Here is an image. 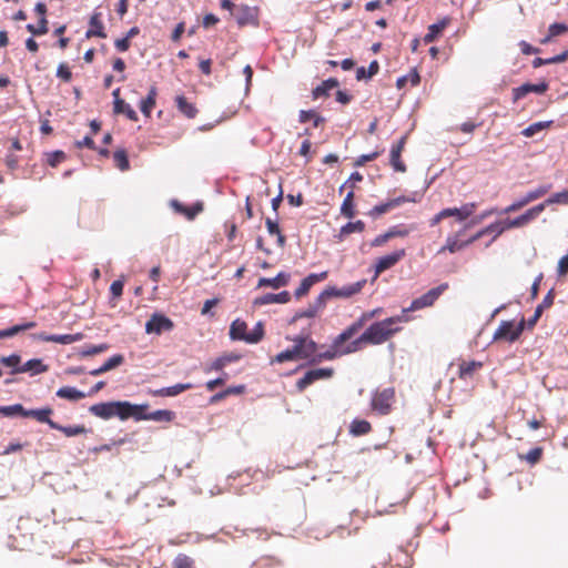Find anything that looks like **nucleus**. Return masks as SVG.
Masks as SVG:
<instances>
[{"label":"nucleus","mask_w":568,"mask_h":568,"mask_svg":"<svg viewBox=\"0 0 568 568\" xmlns=\"http://www.w3.org/2000/svg\"><path fill=\"white\" fill-rule=\"evenodd\" d=\"M101 16L102 14L100 12H94L91 16L90 21H89L90 27L85 33L87 38H93V37H98V38H102V39L106 38Z\"/></svg>","instance_id":"nucleus-25"},{"label":"nucleus","mask_w":568,"mask_h":568,"mask_svg":"<svg viewBox=\"0 0 568 568\" xmlns=\"http://www.w3.org/2000/svg\"><path fill=\"white\" fill-rule=\"evenodd\" d=\"M529 203H531V202L528 201V196L526 194L525 196L514 201L510 205L505 207L503 213L504 214H509V213H513V212H517V211L521 210L523 207H525L526 205H528Z\"/></svg>","instance_id":"nucleus-56"},{"label":"nucleus","mask_w":568,"mask_h":568,"mask_svg":"<svg viewBox=\"0 0 568 568\" xmlns=\"http://www.w3.org/2000/svg\"><path fill=\"white\" fill-rule=\"evenodd\" d=\"M365 284H366V280H362L356 283L343 286L342 288H337L335 286H328L320 294V305L326 304V302L333 297H341V298L352 297L353 295L358 294L363 290Z\"/></svg>","instance_id":"nucleus-7"},{"label":"nucleus","mask_w":568,"mask_h":568,"mask_svg":"<svg viewBox=\"0 0 568 568\" xmlns=\"http://www.w3.org/2000/svg\"><path fill=\"white\" fill-rule=\"evenodd\" d=\"M325 305L326 304L320 305V295H318L316 297L314 304L310 305L306 310H303V311L296 313V315L294 316V320H298V318H303V317L312 318V317L316 316L318 311L323 310L325 307Z\"/></svg>","instance_id":"nucleus-43"},{"label":"nucleus","mask_w":568,"mask_h":568,"mask_svg":"<svg viewBox=\"0 0 568 568\" xmlns=\"http://www.w3.org/2000/svg\"><path fill=\"white\" fill-rule=\"evenodd\" d=\"M48 371V366L39 358H33L12 371L13 374L31 372L33 375Z\"/></svg>","instance_id":"nucleus-27"},{"label":"nucleus","mask_w":568,"mask_h":568,"mask_svg":"<svg viewBox=\"0 0 568 568\" xmlns=\"http://www.w3.org/2000/svg\"><path fill=\"white\" fill-rule=\"evenodd\" d=\"M365 230V223L361 220H357L356 222H348L339 230V240H344L347 235L352 233H362Z\"/></svg>","instance_id":"nucleus-37"},{"label":"nucleus","mask_w":568,"mask_h":568,"mask_svg":"<svg viewBox=\"0 0 568 568\" xmlns=\"http://www.w3.org/2000/svg\"><path fill=\"white\" fill-rule=\"evenodd\" d=\"M57 396L69 400H79L85 397V394L74 387L64 386L58 389Z\"/></svg>","instance_id":"nucleus-39"},{"label":"nucleus","mask_w":568,"mask_h":568,"mask_svg":"<svg viewBox=\"0 0 568 568\" xmlns=\"http://www.w3.org/2000/svg\"><path fill=\"white\" fill-rule=\"evenodd\" d=\"M265 225H266L267 232L271 235H276L278 246L283 247L285 245L286 239L281 233L278 223L276 221L271 220V219H266Z\"/></svg>","instance_id":"nucleus-47"},{"label":"nucleus","mask_w":568,"mask_h":568,"mask_svg":"<svg viewBox=\"0 0 568 568\" xmlns=\"http://www.w3.org/2000/svg\"><path fill=\"white\" fill-rule=\"evenodd\" d=\"M52 429L60 430L67 437H73L78 435L85 434L88 430L83 425H69V426H62L57 423V427H53Z\"/></svg>","instance_id":"nucleus-46"},{"label":"nucleus","mask_w":568,"mask_h":568,"mask_svg":"<svg viewBox=\"0 0 568 568\" xmlns=\"http://www.w3.org/2000/svg\"><path fill=\"white\" fill-rule=\"evenodd\" d=\"M293 342V346L287 348L274 357L271 358V364H282L285 362H294V361H307L312 364V358L315 356V351H317L318 345L315 341H313L308 335H296L292 338H288Z\"/></svg>","instance_id":"nucleus-2"},{"label":"nucleus","mask_w":568,"mask_h":568,"mask_svg":"<svg viewBox=\"0 0 568 568\" xmlns=\"http://www.w3.org/2000/svg\"><path fill=\"white\" fill-rule=\"evenodd\" d=\"M36 326H37V323L31 321V322H26L22 324L14 325V326L6 328V329H1L0 331V339L12 337L21 332L34 328Z\"/></svg>","instance_id":"nucleus-33"},{"label":"nucleus","mask_w":568,"mask_h":568,"mask_svg":"<svg viewBox=\"0 0 568 568\" xmlns=\"http://www.w3.org/2000/svg\"><path fill=\"white\" fill-rule=\"evenodd\" d=\"M53 410L51 407H44L40 409H24L23 417H32L39 423H45L50 428L57 427V423L50 418Z\"/></svg>","instance_id":"nucleus-22"},{"label":"nucleus","mask_w":568,"mask_h":568,"mask_svg":"<svg viewBox=\"0 0 568 568\" xmlns=\"http://www.w3.org/2000/svg\"><path fill=\"white\" fill-rule=\"evenodd\" d=\"M339 85V82L335 78H329L325 81H323L320 85H317L312 91L313 99H320V98H326L329 95V92L337 88Z\"/></svg>","instance_id":"nucleus-29"},{"label":"nucleus","mask_w":568,"mask_h":568,"mask_svg":"<svg viewBox=\"0 0 568 568\" xmlns=\"http://www.w3.org/2000/svg\"><path fill=\"white\" fill-rule=\"evenodd\" d=\"M449 287L448 283H443L437 287L429 290L424 295L415 298L410 305L406 308H403L402 314L407 315L408 312H415L425 307H430L435 304V302L439 298V296L447 291Z\"/></svg>","instance_id":"nucleus-8"},{"label":"nucleus","mask_w":568,"mask_h":568,"mask_svg":"<svg viewBox=\"0 0 568 568\" xmlns=\"http://www.w3.org/2000/svg\"><path fill=\"white\" fill-rule=\"evenodd\" d=\"M378 312H379V310H374L372 312L364 313L357 321H355L348 327L355 328L354 329V335H355L361 328H363V326L366 324V322L369 321L371 318H373Z\"/></svg>","instance_id":"nucleus-55"},{"label":"nucleus","mask_w":568,"mask_h":568,"mask_svg":"<svg viewBox=\"0 0 568 568\" xmlns=\"http://www.w3.org/2000/svg\"><path fill=\"white\" fill-rule=\"evenodd\" d=\"M481 367H483L481 362H477V361L462 362L459 364V368H458V376L462 379L473 377L475 372L480 369Z\"/></svg>","instance_id":"nucleus-32"},{"label":"nucleus","mask_w":568,"mask_h":568,"mask_svg":"<svg viewBox=\"0 0 568 568\" xmlns=\"http://www.w3.org/2000/svg\"><path fill=\"white\" fill-rule=\"evenodd\" d=\"M528 224V220L525 217L524 214H521L513 220L505 221L503 226H500V229L497 230V235L503 234L506 230L524 227Z\"/></svg>","instance_id":"nucleus-40"},{"label":"nucleus","mask_w":568,"mask_h":568,"mask_svg":"<svg viewBox=\"0 0 568 568\" xmlns=\"http://www.w3.org/2000/svg\"><path fill=\"white\" fill-rule=\"evenodd\" d=\"M57 77L60 78L63 82H70L72 79V72L67 63L62 62L59 64L57 69Z\"/></svg>","instance_id":"nucleus-63"},{"label":"nucleus","mask_w":568,"mask_h":568,"mask_svg":"<svg viewBox=\"0 0 568 568\" xmlns=\"http://www.w3.org/2000/svg\"><path fill=\"white\" fill-rule=\"evenodd\" d=\"M175 104L178 110L189 119H193L197 114V109L195 108V105L192 102L187 101V99L184 95H176Z\"/></svg>","instance_id":"nucleus-31"},{"label":"nucleus","mask_w":568,"mask_h":568,"mask_svg":"<svg viewBox=\"0 0 568 568\" xmlns=\"http://www.w3.org/2000/svg\"><path fill=\"white\" fill-rule=\"evenodd\" d=\"M550 190H551V184L540 185V186L536 187L535 190L527 192L526 194L528 196V201L534 202V201L542 197Z\"/></svg>","instance_id":"nucleus-58"},{"label":"nucleus","mask_w":568,"mask_h":568,"mask_svg":"<svg viewBox=\"0 0 568 568\" xmlns=\"http://www.w3.org/2000/svg\"><path fill=\"white\" fill-rule=\"evenodd\" d=\"M240 357L237 355H225L216 358L209 368H206V372L210 371H222L227 363L237 361Z\"/></svg>","instance_id":"nucleus-51"},{"label":"nucleus","mask_w":568,"mask_h":568,"mask_svg":"<svg viewBox=\"0 0 568 568\" xmlns=\"http://www.w3.org/2000/svg\"><path fill=\"white\" fill-rule=\"evenodd\" d=\"M230 337L233 341H244L248 344H256L264 337V327L261 322H258L252 332H247V324L236 318L232 322L230 326Z\"/></svg>","instance_id":"nucleus-5"},{"label":"nucleus","mask_w":568,"mask_h":568,"mask_svg":"<svg viewBox=\"0 0 568 568\" xmlns=\"http://www.w3.org/2000/svg\"><path fill=\"white\" fill-rule=\"evenodd\" d=\"M549 85L547 82H540L537 84L525 83L520 87L513 89V101L517 102L525 98L528 93L542 94L548 90Z\"/></svg>","instance_id":"nucleus-14"},{"label":"nucleus","mask_w":568,"mask_h":568,"mask_svg":"<svg viewBox=\"0 0 568 568\" xmlns=\"http://www.w3.org/2000/svg\"><path fill=\"white\" fill-rule=\"evenodd\" d=\"M291 280V275L285 272H280L275 277L267 278V277H261L257 283V287H272L274 290H278L281 287H284L288 284Z\"/></svg>","instance_id":"nucleus-23"},{"label":"nucleus","mask_w":568,"mask_h":568,"mask_svg":"<svg viewBox=\"0 0 568 568\" xmlns=\"http://www.w3.org/2000/svg\"><path fill=\"white\" fill-rule=\"evenodd\" d=\"M546 209V203L542 202V203H539L530 209H528L525 213H523L525 215V217L528 220V222L530 223L531 221H534L541 212H544Z\"/></svg>","instance_id":"nucleus-61"},{"label":"nucleus","mask_w":568,"mask_h":568,"mask_svg":"<svg viewBox=\"0 0 568 568\" xmlns=\"http://www.w3.org/2000/svg\"><path fill=\"white\" fill-rule=\"evenodd\" d=\"M379 71V64L376 60L372 61L368 65V69H365L364 67H361L356 70V79L358 81L363 79H369L377 74Z\"/></svg>","instance_id":"nucleus-45"},{"label":"nucleus","mask_w":568,"mask_h":568,"mask_svg":"<svg viewBox=\"0 0 568 568\" xmlns=\"http://www.w3.org/2000/svg\"><path fill=\"white\" fill-rule=\"evenodd\" d=\"M108 349H109V345L105 343L100 344V345H87L80 351L79 354L81 357H89V356H93V355L103 353Z\"/></svg>","instance_id":"nucleus-52"},{"label":"nucleus","mask_w":568,"mask_h":568,"mask_svg":"<svg viewBox=\"0 0 568 568\" xmlns=\"http://www.w3.org/2000/svg\"><path fill=\"white\" fill-rule=\"evenodd\" d=\"M165 388H166V397H174L185 390L193 388V385L191 383H185V384L180 383V384H175L173 386H169Z\"/></svg>","instance_id":"nucleus-57"},{"label":"nucleus","mask_w":568,"mask_h":568,"mask_svg":"<svg viewBox=\"0 0 568 568\" xmlns=\"http://www.w3.org/2000/svg\"><path fill=\"white\" fill-rule=\"evenodd\" d=\"M174 328V323L168 316L161 313H154L145 323V332L148 334L160 335L163 332H170Z\"/></svg>","instance_id":"nucleus-11"},{"label":"nucleus","mask_w":568,"mask_h":568,"mask_svg":"<svg viewBox=\"0 0 568 568\" xmlns=\"http://www.w3.org/2000/svg\"><path fill=\"white\" fill-rule=\"evenodd\" d=\"M526 321L524 317L518 323L515 321H503L493 335V341L514 343L519 339L525 329Z\"/></svg>","instance_id":"nucleus-6"},{"label":"nucleus","mask_w":568,"mask_h":568,"mask_svg":"<svg viewBox=\"0 0 568 568\" xmlns=\"http://www.w3.org/2000/svg\"><path fill=\"white\" fill-rule=\"evenodd\" d=\"M328 276V272L327 271H324V272H321V273H312L310 275H307L305 278L302 280L300 286L295 290L294 292V295L296 298H301L303 296H305L311 287L318 283V282H322L324 280H326Z\"/></svg>","instance_id":"nucleus-15"},{"label":"nucleus","mask_w":568,"mask_h":568,"mask_svg":"<svg viewBox=\"0 0 568 568\" xmlns=\"http://www.w3.org/2000/svg\"><path fill=\"white\" fill-rule=\"evenodd\" d=\"M542 454H544L542 447H535V448L530 449L527 454L519 455V459L525 460L529 465L534 466L541 460Z\"/></svg>","instance_id":"nucleus-49"},{"label":"nucleus","mask_w":568,"mask_h":568,"mask_svg":"<svg viewBox=\"0 0 568 568\" xmlns=\"http://www.w3.org/2000/svg\"><path fill=\"white\" fill-rule=\"evenodd\" d=\"M138 412L132 418L136 422L140 420H154L158 423H171L175 418V413L169 409H159L153 413H148L149 404H135Z\"/></svg>","instance_id":"nucleus-9"},{"label":"nucleus","mask_w":568,"mask_h":568,"mask_svg":"<svg viewBox=\"0 0 568 568\" xmlns=\"http://www.w3.org/2000/svg\"><path fill=\"white\" fill-rule=\"evenodd\" d=\"M34 11L39 16L38 28H34V24L30 23L27 26V30L33 36L45 34L48 32V20L45 19L47 6L43 2H38Z\"/></svg>","instance_id":"nucleus-18"},{"label":"nucleus","mask_w":568,"mask_h":568,"mask_svg":"<svg viewBox=\"0 0 568 568\" xmlns=\"http://www.w3.org/2000/svg\"><path fill=\"white\" fill-rule=\"evenodd\" d=\"M24 407L21 404H14L10 406H0V414L6 417L22 416L24 415Z\"/></svg>","instance_id":"nucleus-53"},{"label":"nucleus","mask_w":568,"mask_h":568,"mask_svg":"<svg viewBox=\"0 0 568 568\" xmlns=\"http://www.w3.org/2000/svg\"><path fill=\"white\" fill-rule=\"evenodd\" d=\"M38 339L43 342H53L59 344H72L74 342L81 341L84 335L82 333H75V334H63V335H47V334H39L37 335Z\"/></svg>","instance_id":"nucleus-24"},{"label":"nucleus","mask_w":568,"mask_h":568,"mask_svg":"<svg viewBox=\"0 0 568 568\" xmlns=\"http://www.w3.org/2000/svg\"><path fill=\"white\" fill-rule=\"evenodd\" d=\"M291 300V295L287 291H283L281 293H267L263 296L256 297L253 302L255 306H262L267 304H286Z\"/></svg>","instance_id":"nucleus-21"},{"label":"nucleus","mask_w":568,"mask_h":568,"mask_svg":"<svg viewBox=\"0 0 568 568\" xmlns=\"http://www.w3.org/2000/svg\"><path fill=\"white\" fill-rule=\"evenodd\" d=\"M544 202L546 203V206L550 204L568 205V189L561 192L554 193Z\"/></svg>","instance_id":"nucleus-54"},{"label":"nucleus","mask_w":568,"mask_h":568,"mask_svg":"<svg viewBox=\"0 0 568 568\" xmlns=\"http://www.w3.org/2000/svg\"><path fill=\"white\" fill-rule=\"evenodd\" d=\"M138 409L139 408L135 407V404L128 400H114L94 404L90 406L89 412L95 417L102 419L118 417L121 420H126L132 418V416L136 414Z\"/></svg>","instance_id":"nucleus-3"},{"label":"nucleus","mask_w":568,"mask_h":568,"mask_svg":"<svg viewBox=\"0 0 568 568\" xmlns=\"http://www.w3.org/2000/svg\"><path fill=\"white\" fill-rule=\"evenodd\" d=\"M405 255H406V250L400 248V250L394 251L387 255H384V256L377 258V261L375 263V276H378L383 272L395 266Z\"/></svg>","instance_id":"nucleus-13"},{"label":"nucleus","mask_w":568,"mask_h":568,"mask_svg":"<svg viewBox=\"0 0 568 568\" xmlns=\"http://www.w3.org/2000/svg\"><path fill=\"white\" fill-rule=\"evenodd\" d=\"M113 162L120 171H128L130 169V162L125 150H116L113 153Z\"/></svg>","instance_id":"nucleus-48"},{"label":"nucleus","mask_w":568,"mask_h":568,"mask_svg":"<svg viewBox=\"0 0 568 568\" xmlns=\"http://www.w3.org/2000/svg\"><path fill=\"white\" fill-rule=\"evenodd\" d=\"M410 83L413 87H416L420 82L419 73L416 69H412L408 74L399 77L396 81L397 89H403L407 83Z\"/></svg>","instance_id":"nucleus-42"},{"label":"nucleus","mask_w":568,"mask_h":568,"mask_svg":"<svg viewBox=\"0 0 568 568\" xmlns=\"http://www.w3.org/2000/svg\"><path fill=\"white\" fill-rule=\"evenodd\" d=\"M467 227H468V225L464 226L457 233L447 236L446 243L443 247L439 248L438 254H442L446 251H448L449 253H456V252L467 247L466 241L459 240V237L464 234V232Z\"/></svg>","instance_id":"nucleus-20"},{"label":"nucleus","mask_w":568,"mask_h":568,"mask_svg":"<svg viewBox=\"0 0 568 568\" xmlns=\"http://www.w3.org/2000/svg\"><path fill=\"white\" fill-rule=\"evenodd\" d=\"M477 209V204L466 203L462 207H448L445 209L446 216H455L458 221L467 220Z\"/></svg>","instance_id":"nucleus-26"},{"label":"nucleus","mask_w":568,"mask_h":568,"mask_svg":"<svg viewBox=\"0 0 568 568\" xmlns=\"http://www.w3.org/2000/svg\"><path fill=\"white\" fill-rule=\"evenodd\" d=\"M528 224V220L525 217L524 214H521L513 220L505 221L503 226H500V229L497 230V235L503 234L506 230L524 227Z\"/></svg>","instance_id":"nucleus-41"},{"label":"nucleus","mask_w":568,"mask_h":568,"mask_svg":"<svg viewBox=\"0 0 568 568\" xmlns=\"http://www.w3.org/2000/svg\"><path fill=\"white\" fill-rule=\"evenodd\" d=\"M395 399V390L394 388H385L383 390H377L372 398V408L377 412L379 415H387L392 409V405Z\"/></svg>","instance_id":"nucleus-10"},{"label":"nucleus","mask_w":568,"mask_h":568,"mask_svg":"<svg viewBox=\"0 0 568 568\" xmlns=\"http://www.w3.org/2000/svg\"><path fill=\"white\" fill-rule=\"evenodd\" d=\"M123 362H124L123 355H121V354L113 355L102 365V369L106 373V372L120 366Z\"/></svg>","instance_id":"nucleus-60"},{"label":"nucleus","mask_w":568,"mask_h":568,"mask_svg":"<svg viewBox=\"0 0 568 568\" xmlns=\"http://www.w3.org/2000/svg\"><path fill=\"white\" fill-rule=\"evenodd\" d=\"M65 160V153L63 151H54L47 154V162L50 166L54 168Z\"/></svg>","instance_id":"nucleus-62"},{"label":"nucleus","mask_w":568,"mask_h":568,"mask_svg":"<svg viewBox=\"0 0 568 568\" xmlns=\"http://www.w3.org/2000/svg\"><path fill=\"white\" fill-rule=\"evenodd\" d=\"M171 205L175 212L183 214L187 220H193L203 210L201 203H196L195 205L189 207L174 200L172 201Z\"/></svg>","instance_id":"nucleus-30"},{"label":"nucleus","mask_w":568,"mask_h":568,"mask_svg":"<svg viewBox=\"0 0 568 568\" xmlns=\"http://www.w3.org/2000/svg\"><path fill=\"white\" fill-rule=\"evenodd\" d=\"M156 88L152 87L148 93V97L140 103V110L145 116H150L153 108L155 106Z\"/></svg>","instance_id":"nucleus-35"},{"label":"nucleus","mask_w":568,"mask_h":568,"mask_svg":"<svg viewBox=\"0 0 568 568\" xmlns=\"http://www.w3.org/2000/svg\"><path fill=\"white\" fill-rule=\"evenodd\" d=\"M1 364H3L7 367H12L16 369L17 367H20L21 357L17 354H11L9 356H3L0 358Z\"/></svg>","instance_id":"nucleus-64"},{"label":"nucleus","mask_w":568,"mask_h":568,"mask_svg":"<svg viewBox=\"0 0 568 568\" xmlns=\"http://www.w3.org/2000/svg\"><path fill=\"white\" fill-rule=\"evenodd\" d=\"M409 321L407 315L400 314L387 317L369 325L365 332L352 342V348L359 351L365 345H381L389 341L395 334L402 331L399 323Z\"/></svg>","instance_id":"nucleus-1"},{"label":"nucleus","mask_w":568,"mask_h":568,"mask_svg":"<svg viewBox=\"0 0 568 568\" xmlns=\"http://www.w3.org/2000/svg\"><path fill=\"white\" fill-rule=\"evenodd\" d=\"M113 111L116 114H125L131 121H138L136 112L124 100L114 101Z\"/></svg>","instance_id":"nucleus-38"},{"label":"nucleus","mask_w":568,"mask_h":568,"mask_svg":"<svg viewBox=\"0 0 568 568\" xmlns=\"http://www.w3.org/2000/svg\"><path fill=\"white\" fill-rule=\"evenodd\" d=\"M333 368H315L307 371L303 377L296 382V389L298 392L305 390L310 385L314 384L320 379H328L333 376Z\"/></svg>","instance_id":"nucleus-12"},{"label":"nucleus","mask_w":568,"mask_h":568,"mask_svg":"<svg viewBox=\"0 0 568 568\" xmlns=\"http://www.w3.org/2000/svg\"><path fill=\"white\" fill-rule=\"evenodd\" d=\"M372 430V425L365 419H354L349 426V433L354 436H363Z\"/></svg>","instance_id":"nucleus-36"},{"label":"nucleus","mask_w":568,"mask_h":568,"mask_svg":"<svg viewBox=\"0 0 568 568\" xmlns=\"http://www.w3.org/2000/svg\"><path fill=\"white\" fill-rule=\"evenodd\" d=\"M173 568H194V561L189 556L179 554L173 560Z\"/></svg>","instance_id":"nucleus-59"},{"label":"nucleus","mask_w":568,"mask_h":568,"mask_svg":"<svg viewBox=\"0 0 568 568\" xmlns=\"http://www.w3.org/2000/svg\"><path fill=\"white\" fill-rule=\"evenodd\" d=\"M354 327L345 328L333 339L327 351L322 353H320L318 349L315 351V356L312 358V364L321 363L324 359L332 361L338 356L357 352L356 349L352 348V342L345 345V343L354 336Z\"/></svg>","instance_id":"nucleus-4"},{"label":"nucleus","mask_w":568,"mask_h":568,"mask_svg":"<svg viewBox=\"0 0 568 568\" xmlns=\"http://www.w3.org/2000/svg\"><path fill=\"white\" fill-rule=\"evenodd\" d=\"M450 19L449 18H443L436 23H433L428 27V32L424 37L425 43H432L434 42L445 30V28L449 24Z\"/></svg>","instance_id":"nucleus-28"},{"label":"nucleus","mask_w":568,"mask_h":568,"mask_svg":"<svg viewBox=\"0 0 568 568\" xmlns=\"http://www.w3.org/2000/svg\"><path fill=\"white\" fill-rule=\"evenodd\" d=\"M341 214L347 219H353L356 214L354 203V191L349 190L341 205Z\"/></svg>","instance_id":"nucleus-34"},{"label":"nucleus","mask_w":568,"mask_h":568,"mask_svg":"<svg viewBox=\"0 0 568 568\" xmlns=\"http://www.w3.org/2000/svg\"><path fill=\"white\" fill-rule=\"evenodd\" d=\"M552 121H540L535 122L530 125H528L526 129L523 130L521 134L526 138H531L538 132L549 129L552 125Z\"/></svg>","instance_id":"nucleus-44"},{"label":"nucleus","mask_w":568,"mask_h":568,"mask_svg":"<svg viewBox=\"0 0 568 568\" xmlns=\"http://www.w3.org/2000/svg\"><path fill=\"white\" fill-rule=\"evenodd\" d=\"M232 16L241 27L254 24L256 23L257 10L248 6H240L235 8V11H232Z\"/></svg>","instance_id":"nucleus-17"},{"label":"nucleus","mask_w":568,"mask_h":568,"mask_svg":"<svg viewBox=\"0 0 568 568\" xmlns=\"http://www.w3.org/2000/svg\"><path fill=\"white\" fill-rule=\"evenodd\" d=\"M413 201L412 199H409L408 196H405V195H400V196H397L395 199H392L385 203H382V204H378V205H375L371 211H369V215L372 217H376V216H379V215H383L385 213H387L388 211L404 204V203H407V202H410Z\"/></svg>","instance_id":"nucleus-19"},{"label":"nucleus","mask_w":568,"mask_h":568,"mask_svg":"<svg viewBox=\"0 0 568 568\" xmlns=\"http://www.w3.org/2000/svg\"><path fill=\"white\" fill-rule=\"evenodd\" d=\"M298 120L300 122L302 123H305L307 121H314V126L317 128L320 126L323 122H324V118H322L321 115H318L315 111L313 110H302L298 114Z\"/></svg>","instance_id":"nucleus-50"},{"label":"nucleus","mask_w":568,"mask_h":568,"mask_svg":"<svg viewBox=\"0 0 568 568\" xmlns=\"http://www.w3.org/2000/svg\"><path fill=\"white\" fill-rule=\"evenodd\" d=\"M406 140H407L406 135L402 136L399 139V141L392 146L390 154H389L390 165L393 166V169L396 172H400V173L406 172V165L400 159L402 152L405 149Z\"/></svg>","instance_id":"nucleus-16"}]
</instances>
